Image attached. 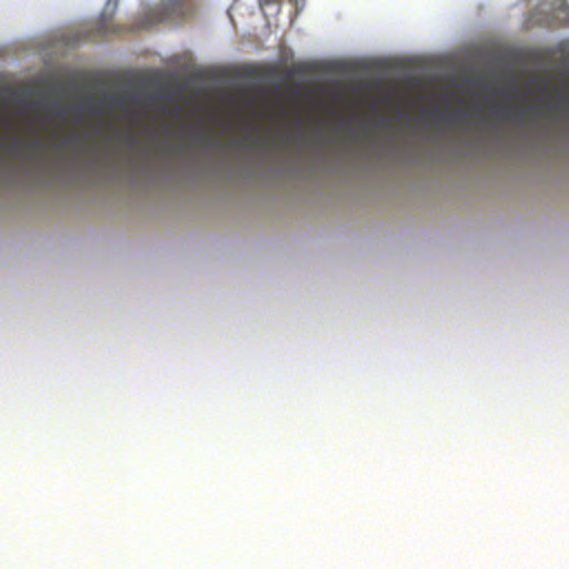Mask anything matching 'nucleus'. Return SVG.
<instances>
[{
    "label": "nucleus",
    "instance_id": "obj_1",
    "mask_svg": "<svg viewBox=\"0 0 569 569\" xmlns=\"http://www.w3.org/2000/svg\"><path fill=\"white\" fill-rule=\"evenodd\" d=\"M162 20L158 10L152 9L142 18L139 28L147 29Z\"/></svg>",
    "mask_w": 569,
    "mask_h": 569
},
{
    "label": "nucleus",
    "instance_id": "obj_2",
    "mask_svg": "<svg viewBox=\"0 0 569 569\" xmlns=\"http://www.w3.org/2000/svg\"><path fill=\"white\" fill-rule=\"evenodd\" d=\"M29 147H30V149H31L32 151H38V150L42 149V143H41V141H40V140L36 139V140H33V141L30 143V146H29Z\"/></svg>",
    "mask_w": 569,
    "mask_h": 569
}]
</instances>
